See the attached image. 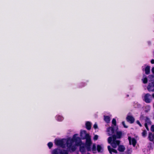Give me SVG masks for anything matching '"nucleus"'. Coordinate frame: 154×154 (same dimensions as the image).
Wrapping results in <instances>:
<instances>
[{"label":"nucleus","instance_id":"1","mask_svg":"<svg viewBox=\"0 0 154 154\" xmlns=\"http://www.w3.org/2000/svg\"><path fill=\"white\" fill-rule=\"evenodd\" d=\"M55 144L58 146L64 148L66 146V144L67 147L68 151L70 152L74 151L76 149V146L74 144V141L73 138L66 139L55 140Z\"/></svg>","mask_w":154,"mask_h":154},{"label":"nucleus","instance_id":"2","mask_svg":"<svg viewBox=\"0 0 154 154\" xmlns=\"http://www.w3.org/2000/svg\"><path fill=\"white\" fill-rule=\"evenodd\" d=\"M122 135V133L121 131H117L116 136L115 135L112 137H109L108 139V141L109 143H110L112 146L114 148H116L120 143V141L116 140V138H120Z\"/></svg>","mask_w":154,"mask_h":154},{"label":"nucleus","instance_id":"3","mask_svg":"<svg viewBox=\"0 0 154 154\" xmlns=\"http://www.w3.org/2000/svg\"><path fill=\"white\" fill-rule=\"evenodd\" d=\"M80 136L82 139H86L85 146L88 151L91 150V146L92 142L91 137L89 134L86 133L85 130L81 131L80 132Z\"/></svg>","mask_w":154,"mask_h":154},{"label":"nucleus","instance_id":"4","mask_svg":"<svg viewBox=\"0 0 154 154\" xmlns=\"http://www.w3.org/2000/svg\"><path fill=\"white\" fill-rule=\"evenodd\" d=\"M78 134H75L73 137V140L74 141V144L76 146H80V151L82 153H85V145L84 143H82L80 138L78 137Z\"/></svg>","mask_w":154,"mask_h":154},{"label":"nucleus","instance_id":"5","mask_svg":"<svg viewBox=\"0 0 154 154\" xmlns=\"http://www.w3.org/2000/svg\"><path fill=\"white\" fill-rule=\"evenodd\" d=\"M152 97L149 93L145 94L144 96L143 100L147 103H150L152 100Z\"/></svg>","mask_w":154,"mask_h":154},{"label":"nucleus","instance_id":"6","mask_svg":"<svg viewBox=\"0 0 154 154\" xmlns=\"http://www.w3.org/2000/svg\"><path fill=\"white\" fill-rule=\"evenodd\" d=\"M143 71H145V74L146 75L149 74L150 73V66H146L144 65L142 67Z\"/></svg>","mask_w":154,"mask_h":154},{"label":"nucleus","instance_id":"7","mask_svg":"<svg viewBox=\"0 0 154 154\" xmlns=\"http://www.w3.org/2000/svg\"><path fill=\"white\" fill-rule=\"evenodd\" d=\"M130 114V113H129L127 115L126 118V120L128 122L132 124L135 121V119L132 116L129 115Z\"/></svg>","mask_w":154,"mask_h":154},{"label":"nucleus","instance_id":"8","mask_svg":"<svg viewBox=\"0 0 154 154\" xmlns=\"http://www.w3.org/2000/svg\"><path fill=\"white\" fill-rule=\"evenodd\" d=\"M118 129L117 127L116 128L114 129V127H109L107 129V132L108 135L110 136L112 135L114 132V131L117 130Z\"/></svg>","mask_w":154,"mask_h":154},{"label":"nucleus","instance_id":"9","mask_svg":"<svg viewBox=\"0 0 154 154\" xmlns=\"http://www.w3.org/2000/svg\"><path fill=\"white\" fill-rule=\"evenodd\" d=\"M147 89L149 91H154V82L149 83L147 86Z\"/></svg>","mask_w":154,"mask_h":154},{"label":"nucleus","instance_id":"10","mask_svg":"<svg viewBox=\"0 0 154 154\" xmlns=\"http://www.w3.org/2000/svg\"><path fill=\"white\" fill-rule=\"evenodd\" d=\"M128 139L129 141V144L131 145L132 144L134 146H135L136 143V140L134 138H131V137H128Z\"/></svg>","mask_w":154,"mask_h":154},{"label":"nucleus","instance_id":"11","mask_svg":"<svg viewBox=\"0 0 154 154\" xmlns=\"http://www.w3.org/2000/svg\"><path fill=\"white\" fill-rule=\"evenodd\" d=\"M148 138L149 140L151 141H153L154 140V134L153 135L152 134L149 133Z\"/></svg>","mask_w":154,"mask_h":154},{"label":"nucleus","instance_id":"12","mask_svg":"<svg viewBox=\"0 0 154 154\" xmlns=\"http://www.w3.org/2000/svg\"><path fill=\"white\" fill-rule=\"evenodd\" d=\"M125 149V147L123 145H119L118 148V150L120 152H123Z\"/></svg>","mask_w":154,"mask_h":154},{"label":"nucleus","instance_id":"13","mask_svg":"<svg viewBox=\"0 0 154 154\" xmlns=\"http://www.w3.org/2000/svg\"><path fill=\"white\" fill-rule=\"evenodd\" d=\"M86 128L88 130H89L91 129V123L89 122H86Z\"/></svg>","mask_w":154,"mask_h":154},{"label":"nucleus","instance_id":"14","mask_svg":"<svg viewBox=\"0 0 154 154\" xmlns=\"http://www.w3.org/2000/svg\"><path fill=\"white\" fill-rule=\"evenodd\" d=\"M104 121L107 123H109L110 121V118L108 116H104Z\"/></svg>","mask_w":154,"mask_h":154},{"label":"nucleus","instance_id":"15","mask_svg":"<svg viewBox=\"0 0 154 154\" xmlns=\"http://www.w3.org/2000/svg\"><path fill=\"white\" fill-rule=\"evenodd\" d=\"M97 150L98 152H101L103 150V147L102 145H97Z\"/></svg>","mask_w":154,"mask_h":154},{"label":"nucleus","instance_id":"16","mask_svg":"<svg viewBox=\"0 0 154 154\" xmlns=\"http://www.w3.org/2000/svg\"><path fill=\"white\" fill-rule=\"evenodd\" d=\"M56 120L59 121H62L63 119V117L60 115H57L56 116Z\"/></svg>","mask_w":154,"mask_h":154},{"label":"nucleus","instance_id":"17","mask_svg":"<svg viewBox=\"0 0 154 154\" xmlns=\"http://www.w3.org/2000/svg\"><path fill=\"white\" fill-rule=\"evenodd\" d=\"M142 81L144 84H146L148 80L146 76L145 75L143 76V78L142 79Z\"/></svg>","mask_w":154,"mask_h":154},{"label":"nucleus","instance_id":"18","mask_svg":"<svg viewBox=\"0 0 154 154\" xmlns=\"http://www.w3.org/2000/svg\"><path fill=\"white\" fill-rule=\"evenodd\" d=\"M60 150L58 149H55L52 152V154H58L59 152H60Z\"/></svg>","mask_w":154,"mask_h":154},{"label":"nucleus","instance_id":"19","mask_svg":"<svg viewBox=\"0 0 154 154\" xmlns=\"http://www.w3.org/2000/svg\"><path fill=\"white\" fill-rule=\"evenodd\" d=\"M149 78L151 79L149 81H151V82H154V76L152 75H150L149 76Z\"/></svg>","mask_w":154,"mask_h":154},{"label":"nucleus","instance_id":"20","mask_svg":"<svg viewBox=\"0 0 154 154\" xmlns=\"http://www.w3.org/2000/svg\"><path fill=\"white\" fill-rule=\"evenodd\" d=\"M60 154H68L67 151L66 150H60Z\"/></svg>","mask_w":154,"mask_h":154},{"label":"nucleus","instance_id":"21","mask_svg":"<svg viewBox=\"0 0 154 154\" xmlns=\"http://www.w3.org/2000/svg\"><path fill=\"white\" fill-rule=\"evenodd\" d=\"M112 123L113 125H114L115 126H116V119H113L112 121Z\"/></svg>","mask_w":154,"mask_h":154},{"label":"nucleus","instance_id":"22","mask_svg":"<svg viewBox=\"0 0 154 154\" xmlns=\"http://www.w3.org/2000/svg\"><path fill=\"white\" fill-rule=\"evenodd\" d=\"M146 134L147 132L145 130L143 131L142 133V136L144 137H146Z\"/></svg>","mask_w":154,"mask_h":154},{"label":"nucleus","instance_id":"23","mask_svg":"<svg viewBox=\"0 0 154 154\" xmlns=\"http://www.w3.org/2000/svg\"><path fill=\"white\" fill-rule=\"evenodd\" d=\"M92 151H94L96 150V146L95 144H93L92 148Z\"/></svg>","mask_w":154,"mask_h":154},{"label":"nucleus","instance_id":"24","mask_svg":"<svg viewBox=\"0 0 154 154\" xmlns=\"http://www.w3.org/2000/svg\"><path fill=\"white\" fill-rule=\"evenodd\" d=\"M48 145L50 149L53 146V143L51 142L48 143Z\"/></svg>","mask_w":154,"mask_h":154},{"label":"nucleus","instance_id":"25","mask_svg":"<svg viewBox=\"0 0 154 154\" xmlns=\"http://www.w3.org/2000/svg\"><path fill=\"white\" fill-rule=\"evenodd\" d=\"M108 150H109L110 153L112 154L111 150L112 149L111 148L110 146H108L107 147Z\"/></svg>","mask_w":154,"mask_h":154},{"label":"nucleus","instance_id":"26","mask_svg":"<svg viewBox=\"0 0 154 154\" xmlns=\"http://www.w3.org/2000/svg\"><path fill=\"white\" fill-rule=\"evenodd\" d=\"M98 136L97 135H95L94 136V138H93L94 140H97L98 139Z\"/></svg>","mask_w":154,"mask_h":154},{"label":"nucleus","instance_id":"27","mask_svg":"<svg viewBox=\"0 0 154 154\" xmlns=\"http://www.w3.org/2000/svg\"><path fill=\"white\" fill-rule=\"evenodd\" d=\"M122 124L124 128H128V126H126L125 125V122H124V121L122 122Z\"/></svg>","mask_w":154,"mask_h":154},{"label":"nucleus","instance_id":"28","mask_svg":"<svg viewBox=\"0 0 154 154\" xmlns=\"http://www.w3.org/2000/svg\"><path fill=\"white\" fill-rule=\"evenodd\" d=\"M111 152H113L115 153H117V150H116L113 149H112Z\"/></svg>","mask_w":154,"mask_h":154},{"label":"nucleus","instance_id":"29","mask_svg":"<svg viewBox=\"0 0 154 154\" xmlns=\"http://www.w3.org/2000/svg\"><path fill=\"white\" fill-rule=\"evenodd\" d=\"M136 123H137L138 124L140 127H141L142 126V125H141V124H140V122H139V121L138 120H137L136 121Z\"/></svg>","mask_w":154,"mask_h":154},{"label":"nucleus","instance_id":"30","mask_svg":"<svg viewBox=\"0 0 154 154\" xmlns=\"http://www.w3.org/2000/svg\"><path fill=\"white\" fill-rule=\"evenodd\" d=\"M93 127L95 129L97 128V124L96 123L94 125Z\"/></svg>","mask_w":154,"mask_h":154},{"label":"nucleus","instance_id":"31","mask_svg":"<svg viewBox=\"0 0 154 154\" xmlns=\"http://www.w3.org/2000/svg\"><path fill=\"white\" fill-rule=\"evenodd\" d=\"M145 126L146 128V129L148 131L149 129L148 128V127L147 125V123H145Z\"/></svg>","mask_w":154,"mask_h":154},{"label":"nucleus","instance_id":"32","mask_svg":"<svg viewBox=\"0 0 154 154\" xmlns=\"http://www.w3.org/2000/svg\"><path fill=\"white\" fill-rule=\"evenodd\" d=\"M151 70L152 73L154 74V67L152 68Z\"/></svg>","mask_w":154,"mask_h":154},{"label":"nucleus","instance_id":"33","mask_svg":"<svg viewBox=\"0 0 154 154\" xmlns=\"http://www.w3.org/2000/svg\"><path fill=\"white\" fill-rule=\"evenodd\" d=\"M151 63L152 64H154V60H152L151 61Z\"/></svg>","mask_w":154,"mask_h":154},{"label":"nucleus","instance_id":"34","mask_svg":"<svg viewBox=\"0 0 154 154\" xmlns=\"http://www.w3.org/2000/svg\"><path fill=\"white\" fill-rule=\"evenodd\" d=\"M152 97H153L154 98V93H153L152 94Z\"/></svg>","mask_w":154,"mask_h":154},{"label":"nucleus","instance_id":"35","mask_svg":"<svg viewBox=\"0 0 154 154\" xmlns=\"http://www.w3.org/2000/svg\"><path fill=\"white\" fill-rule=\"evenodd\" d=\"M76 154H79V153L78 152H77Z\"/></svg>","mask_w":154,"mask_h":154},{"label":"nucleus","instance_id":"36","mask_svg":"<svg viewBox=\"0 0 154 154\" xmlns=\"http://www.w3.org/2000/svg\"><path fill=\"white\" fill-rule=\"evenodd\" d=\"M128 96H129V95H127V97H128Z\"/></svg>","mask_w":154,"mask_h":154},{"label":"nucleus","instance_id":"37","mask_svg":"<svg viewBox=\"0 0 154 154\" xmlns=\"http://www.w3.org/2000/svg\"><path fill=\"white\" fill-rule=\"evenodd\" d=\"M146 119H148V120H149V119H148V118H146Z\"/></svg>","mask_w":154,"mask_h":154},{"label":"nucleus","instance_id":"38","mask_svg":"<svg viewBox=\"0 0 154 154\" xmlns=\"http://www.w3.org/2000/svg\"><path fill=\"white\" fill-rule=\"evenodd\" d=\"M82 154H83V153H82Z\"/></svg>","mask_w":154,"mask_h":154}]
</instances>
